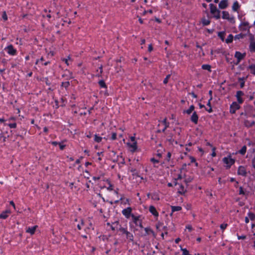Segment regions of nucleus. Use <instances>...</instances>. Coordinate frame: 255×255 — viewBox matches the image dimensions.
Masks as SVG:
<instances>
[{"instance_id": "obj_37", "label": "nucleus", "mask_w": 255, "mask_h": 255, "mask_svg": "<svg viewBox=\"0 0 255 255\" xmlns=\"http://www.w3.org/2000/svg\"><path fill=\"white\" fill-rule=\"evenodd\" d=\"M144 230L145 231L146 235H149L150 233H153V231L150 228H145Z\"/></svg>"}, {"instance_id": "obj_2", "label": "nucleus", "mask_w": 255, "mask_h": 255, "mask_svg": "<svg viewBox=\"0 0 255 255\" xmlns=\"http://www.w3.org/2000/svg\"><path fill=\"white\" fill-rule=\"evenodd\" d=\"M223 161L225 163L228 165L227 167L228 168H230L235 162V160L232 158L230 156L223 158Z\"/></svg>"}, {"instance_id": "obj_6", "label": "nucleus", "mask_w": 255, "mask_h": 255, "mask_svg": "<svg viewBox=\"0 0 255 255\" xmlns=\"http://www.w3.org/2000/svg\"><path fill=\"white\" fill-rule=\"evenodd\" d=\"M240 105L237 102H233L230 106V112L231 114H235L236 111L239 109Z\"/></svg>"}, {"instance_id": "obj_16", "label": "nucleus", "mask_w": 255, "mask_h": 255, "mask_svg": "<svg viewBox=\"0 0 255 255\" xmlns=\"http://www.w3.org/2000/svg\"><path fill=\"white\" fill-rule=\"evenodd\" d=\"M161 123L164 125V128L162 129V132H164L167 128L169 127V123L167 121L166 118H164Z\"/></svg>"}, {"instance_id": "obj_34", "label": "nucleus", "mask_w": 255, "mask_h": 255, "mask_svg": "<svg viewBox=\"0 0 255 255\" xmlns=\"http://www.w3.org/2000/svg\"><path fill=\"white\" fill-rule=\"evenodd\" d=\"M248 216L252 221H254L255 219V214L252 212H249Z\"/></svg>"}, {"instance_id": "obj_20", "label": "nucleus", "mask_w": 255, "mask_h": 255, "mask_svg": "<svg viewBox=\"0 0 255 255\" xmlns=\"http://www.w3.org/2000/svg\"><path fill=\"white\" fill-rule=\"evenodd\" d=\"M248 70H250V73L255 76V64H252L248 67Z\"/></svg>"}, {"instance_id": "obj_58", "label": "nucleus", "mask_w": 255, "mask_h": 255, "mask_svg": "<svg viewBox=\"0 0 255 255\" xmlns=\"http://www.w3.org/2000/svg\"><path fill=\"white\" fill-rule=\"evenodd\" d=\"M190 94L194 98H196L197 97V95L194 92H192L190 93Z\"/></svg>"}, {"instance_id": "obj_7", "label": "nucleus", "mask_w": 255, "mask_h": 255, "mask_svg": "<svg viewBox=\"0 0 255 255\" xmlns=\"http://www.w3.org/2000/svg\"><path fill=\"white\" fill-rule=\"evenodd\" d=\"M245 53H242L239 51H236L235 54V57L237 59V64L239 63L245 58Z\"/></svg>"}, {"instance_id": "obj_35", "label": "nucleus", "mask_w": 255, "mask_h": 255, "mask_svg": "<svg viewBox=\"0 0 255 255\" xmlns=\"http://www.w3.org/2000/svg\"><path fill=\"white\" fill-rule=\"evenodd\" d=\"M181 250L182 251V255H191L189 254V251L186 249L181 248Z\"/></svg>"}, {"instance_id": "obj_61", "label": "nucleus", "mask_w": 255, "mask_h": 255, "mask_svg": "<svg viewBox=\"0 0 255 255\" xmlns=\"http://www.w3.org/2000/svg\"><path fill=\"white\" fill-rule=\"evenodd\" d=\"M51 144L54 146H56L57 145H58L59 144V142H58L57 141H52L51 142Z\"/></svg>"}, {"instance_id": "obj_54", "label": "nucleus", "mask_w": 255, "mask_h": 255, "mask_svg": "<svg viewBox=\"0 0 255 255\" xmlns=\"http://www.w3.org/2000/svg\"><path fill=\"white\" fill-rule=\"evenodd\" d=\"M186 229H187L189 231H191L193 230V228L191 225H188L186 226Z\"/></svg>"}, {"instance_id": "obj_39", "label": "nucleus", "mask_w": 255, "mask_h": 255, "mask_svg": "<svg viewBox=\"0 0 255 255\" xmlns=\"http://www.w3.org/2000/svg\"><path fill=\"white\" fill-rule=\"evenodd\" d=\"M170 77H171V75H170V74H168L166 76V77L163 80V83L164 84H166L168 83V79L170 78Z\"/></svg>"}, {"instance_id": "obj_30", "label": "nucleus", "mask_w": 255, "mask_h": 255, "mask_svg": "<svg viewBox=\"0 0 255 255\" xmlns=\"http://www.w3.org/2000/svg\"><path fill=\"white\" fill-rule=\"evenodd\" d=\"M247 151V146L246 145L243 146L242 148L238 151L239 153L242 155H244Z\"/></svg>"}, {"instance_id": "obj_14", "label": "nucleus", "mask_w": 255, "mask_h": 255, "mask_svg": "<svg viewBox=\"0 0 255 255\" xmlns=\"http://www.w3.org/2000/svg\"><path fill=\"white\" fill-rule=\"evenodd\" d=\"M37 228V226H34L32 227H28L26 230V232L30 234L31 235H33L34 234L36 229Z\"/></svg>"}, {"instance_id": "obj_29", "label": "nucleus", "mask_w": 255, "mask_h": 255, "mask_svg": "<svg viewBox=\"0 0 255 255\" xmlns=\"http://www.w3.org/2000/svg\"><path fill=\"white\" fill-rule=\"evenodd\" d=\"M213 15V17H215L216 19H218L220 18V11L218 9L215 12V13H212Z\"/></svg>"}, {"instance_id": "obj_46", "label": "nucleus", "mask_w": 255, "mask_h": 255, "mask_svg": "<svg viewBox=\"0 0 255 255\" xmlns=\"http://www.w3.org/2000/svg\"><path fill=\"white\" fill-rule=\"evenodd\" d=\"M44 81L45 82V83L47 85L49 86L51 84V82L48 80V78H45Z\"/></svg>"}, {"instance_id": "obj_9", "label": "nucleus", "mask_w": 255, "mask_h": 255, "mask_svg": "<svg viewBox=\"0 0 255 255\" xmlns=\"http://www.w3.org/2000/svg\"><path fill=\"white\" fill-rule=\"evenodd\" d=\"M244 95V93L243 92L241 91H238L237 92L236 94V97L237 98L238 102L239 104H242L243 102V100L241 98L242 96Z\"/></svg>"}, {"instance_id": "obj_44", "label": "nucleus", "mask_w": 255, "mask_h": 255, "mask_svg": "<svg viewBox=\"0 0 255 255\" xmlns=\"http://www.w3.org/2000/svg\"><path fill=\"white\" fill-rule=\"evenodd\" d=\"M239 194L240 195H245V193L243 190V188L242 187H240L239 188Z\"/></svg>"}, {"instance_id": "obj_48", "label": "nucleus", "mask_w": 255, "mask_h": 255, "mask_svg": "<svg viewBox=\"0 0 255 255\" xmlns=\"http://www.w3.org/2000/svg\"><path fill=\"white\" fill-rule=\"evenodd\" d=\"M2 17L4 20H6L7 19V17L6 15V12L5 11L3 12L2 15Z\"/></svg>"}, {"instance_id": "obj_51", "label": "nucleus", "mask_w": 255, "mask_h": 255, "mask_svg": "<svg viewBox=\"0 0 255 255\" xmlns=\"http://www.w3.org/2000/svg\"><path fill=\"white\" fill-rule=\"evenodd\" d=\"M153 50V47H152V45L151 44H149L148 45V51L149 52H151V51H152Z\"/></svg>"}, {"instance_id": "obj_13", "label": "nucleus", "mask_w": 255, "mask_h": 255, "mask_svg": "<svg viewBox=\"0 0 255 255\" xmlns=\"http://www.w3.org/2000/svg\"><path fill=\"white\" fill-rule=\"evenodd\" d=\"M228 0H222L219 4V7L221 9H225L228 6Z\"/></svg>"}, {"instance_id": "obj_26", "label": "nucleus", "mask_w": 255, "mask_h": 255, "mask_svg": "<svg viewBox=\"0 0 255 255\" xmlns=\"http://www.w3.org/2000/svg\"><path fill=\"white\" fill-rule=\"evenodd\" d=\"M233 38V35L232 34H230L228 35L227 38L225 40V41L227 43H230L232 42Z\"/></svg>"}, {"instance_id": "obj_43", "label": "nucleus", "mask_w": 255, "mask_h": 255, "mask_svg": "<svg viewBox=\"0 0 255 255\" xmlns=\"http://www.w3.org/2000/svg\"><path fill=\"white\" fill-rule=\"evenodd\" d=\"M111 139L112 140H115V139H117V133L116 132H113L112 133Z\"/></svg>"}, {"instance_id": "obj_5", "label": "nucleus", "mask_w": 255, "mask_h": 255, "mask_svg": "<svg viewBox=\"0 0 255 255\" xmlns=\"http://www.w3.org/2000/svg\"><path fill=\"white\" fill-rule=\"evenodd\" d=\"M131 211L132 208L128 207L122 211V214L126 218L128 219L130 216L131 217Z\"/></svg>"}, {"instance_id": "obj_32", "label": "nucleus", "mask_w": 255, "mask_h": 255, "mask_svg": "<svg viewBox=\"0 0 255 255\" xmlns=\"http://www.w3.org/2000/svg\"><path fill=\"white\" fill-rule=\"evenodd\" d=\"M225 32L223 31L219 32L218 33V36L221 38L222 41L224 40Z\"/></svg>"}, {"instance_id": "obj_24", "label": "nucleus", "mask_w": 255, "mask_h": 255, "mask_svg": "<svg viewBox=\"0 0 255 255\" xmlns=\"http://www.w3.org/2000/svg\"><path fill=\"white\" fill-rule=\"evenodd\" d=\"M194 106L191 105L188 110L184 111V113H186L188 115H190L194 111Z\"/></svg>"}, {"instance_id": "obj_36", "label": "nucleus", "mask_w": 255, "mask_h": 255, "mask_svg": "<svg viewBox=\"0 0 255 255\" xmlns=\"http://www.w3.org/2000/svg\"><path fill=\"white\" fill-rule=\"evenodd\" d=\"M102 139V138L101 136L97 135V134L95 135L94 140L97 142H100Z\"/></svg>"}, {"instance_id": "obj_47", "label": "nucleus", "mask_w": 255, "mask_h": 255, "mask_svg": "<svg viewBox=\"0 0 255 255\" xmlns=\"http://www.w3.org/2000/svg\"><path fill=\"white\" fill-rule=\"evenodd\" d=\"M171 156V153L170 152H168L167 154L166 160L169 161L170 160Z\"/></svg>"}, {"instance_id": "obj_15", "label": "nucleus", "mask_w": 255, "mask_h": 255, "mask_svg": "<svg viewBox=\"0 0 255 255\" xmlns=\"http://www.w3.org/2000/svg\"><path fill=\"white\" fill-rule=\"evenodd\" d=\"M149 212L154 216L157 217L158 216V213L156 211L155 208L153 206H150L149 208Z\"/></svg>"}, {"instance_id": "obj_8", "label": "nucleus", "mask_w": 255, "mask_h": 255, "mask_svg": "<svg viewBox=\"0 0 255 255\" xmlns=\"http://www.w3.org/2000/svg\"><path fill=\"white\" fill-rule=\"evenodd\" d=\"M238 174L243 176H246L247 171L245 167L243 166H239L238 170Z\"/></svg>"}, {"instance_id": "obj_18", "label": "nucleus", "mask_w": 255, "mask_h": 255, "mask_svg": "<svg viewBox=\"0 0 255 255\" xmlns=\"http://www.w3.org/2000/svg\"><path fill=\"white\" fill-rule=\"evenodd\" d=\"M171 211H172V212L170 214L171 216H172V214L173 212H174L175 211H179L181 210V209H182V207L181 206H171Z\"/></svg>"}, {"instance_id": "obj_11", "label": "nucleus", "mask_w": 255, "mask_h": 255, "mask_svg": "<svg viewBox=\"0 0 255 255\" xmlns=\"http://www.w3.org/2000/svg\"><path fill=\"white\" fill-rule=\"evenodd\" d=\"M222 13H223L222 18L223 19H228L230 21H232V20H234V17H230V14L228 11H223Z\"/></svg>"}, {"instance_id": "obj_50", "label": "nucleus", "mask_w": 255, "mask_h": 255, "mask_svg": "<svg viewBox=\"0 0 255 255\" xmlns=\"http://www.w3.org/2000/svg\"><path fill=\"white\" fill-rule=\"evenodd\" d=\"M58 145H59V147L61 150H63L65 147V145L62 144L61 143H59Z\"/></svg>"}, {"instance_id": "obj_12", "label": "nucleus", "mask_w": 255, "mask_h": 255, "mask_svg": "<svg viewBox=\"0 0 255 255\" xmlns=\"http://www.w3.org/2000/svg\"><path fill=\"white\" fill-rule=\"evenodd\" d=\"M178 183L177 182L175 183V185H177ZM179 188H178V192L180 194H183L186 192L184 186L182 184H178Z\"/></svg>"}, {"instance_id": "obj_40", "label": "nucleus", "mask_w": 255, "mask_h": 255, "mask_svg": "<svg viewBox=\"0 0 255 255\" xmlns=\"http://www.w3.org/2000/svg\"><path fill=\"white\" fill-rule=\"evenodd\" d=\"M70 83L68 81L62 83V86L65 87V88L68 87Z\"/></svg>"}, {"instance_id": "obj_57", "label": "nucleus", "mask_w": 255, "mask_h": 255, "mask_svg": "<svg viewBox=\"0 0 255 255\" xmlns=\"http://www.w3.org/2000/svg\"><path fill=\"white\" fill-rule=\"evenodd\" d=\"M190 159H191V162H196L195 158L194 157H192V156L190 157Z\"/></svg>"}, {"instance_id": "obj_53", "label": "nucleus", "mask_w": 255, "mask_h": 255, "mask_svg": "<svg viewBox=\"0 0 255 255\" xmlns=\"http://www.w3.org/2000/svg\"><path fill=\"white\" fill-rule=\"evenodd\" d=\"M212 97H210V99L208 101V102L207 104V106L209 107H211V101L212 100Z\"/></svg>"}, {"instance_id": "obj_56", "label": "nucleus", "mask_w": 255, "mask_h": 255, "mask_svg": "<svg viewBox=\"0 0 255 255\" xmlns=\"http://www.w3.org/2000/svg\"><path fill=\"white\" fill-rule=\"evenodd\" d=\"M205 109L209 113H211L213 112V110H212V109L211 107H210V108L209 109H206V108Z\"/></svg>"}, {"instance_id": "obj_4", "label": "nucleus", "mask_w": 255, "mask_h": 255, "mask_svg": "<svg viewBox=\"0 0 255 255\" xmlns=\"http://www.w3.org/2000/svg\"><path fill=\"white\" fill-rule=\"evenodd\" d=\"M6 50L8 54L10 55H15L16 54V50L14 48L12 45H9L4 49Z\"/></svg>"}, {"instance_id": "obj_49", "label": "nucleus", "mask_w": 255, "mask_h": 255, "mask_svg": "<svg viewBox=\"0 0 255 255\" xmlns=\"http://www.w3.org/2000/svg\"><path fill=\"white\" fill-rule=\"evenodd\" d=\"M213 152L211 154V155L212 157H215L216 155V153L215 152L216 148L215 147H213L212 148Z\"/></svg>"}, {"instance_id": "obj_55", "label": "nucleus", "mask_w": 255, "mask_h": 255, "mask_svg": "<svg viewBox=\"0 0 255 255\" xmlns=\"http://www.w3.org/2000/svg\"><path fill=\"white\" fill-rule=\"evenodd\" d=\"M238 239L239 240H240V239H245L246 238V236H238Z\"/></svg>"}, {"instance_id": "obj_19", "label": "nucleus", "mask_w": 255, "mask_h": 255, "mask_svg": "<svg viewBox=\"0 0 255 255\" xmlns=\"http://www.w3.org/2000/svg\"><path fill=\"white\" fill-rule=\"evenodd\" d=\"M10 213V211L9 210H6L3 212H2L0 214V218L5 219L8 217V214Z\"/></svg>"}, {"instance_id": "obj_62", "label": "nucleus", "mask_w": 255, "mask_h": 255, "mask_svg": "<svg viewBox=\"0 0 255 255\" xmlns=\"http://www.w3.org/2000/svg\"><path fill=\"white\" fill-rule=\"evenodd\" d=\"M180 239L179 238H178L175 239V242L176 244H178L180 241Z\"/></svg>"}, {"instance_id": "obj_21", "label": "nucleus", "mask_w": 255, "mask_h": 255, "mask_svg": "<svg viewBox=\"0 0 255 255\" xmlns=\"http://www.w3.org/2000/svg\"><path fill=\"white\" fill-rule=\"evenodd\" d=\"M209 6L210 8V12L211 13H215V12H216V11L218 10L216 6L213 3H210Z\"/></svg>"}, {"instance_id": "obj_60", "label": "nucleus", "mask_w": 255, "mask_h": 255, "mask_svg": "<svg viewBox=\"0 0 255 255\" xmlns=\"http://www.w3.org/2000/svg\"><path fill=\"white\" fill-rule=\"evenodd\" d=\"M196 47L200 49V50H202V51L203 52V49L202 48V47L201 46H200L198 43H196Z\"/></svg>"}, {"instance_id": "obj_1", "label": "nucleus", "mask_w": 255, "mask_h": 255, "mask_svg": "<svg viewBox=\"0 0 255 255\" xmlns=\"http://www.w3.org/2000/svg\"><path fill=\"white\" fill-rule=\"evenodd\" d=\"M120 232H122L123 234L126 235L127 238L130 241H133V236L130 232H128L125 228L123 227H120L119 230Z\"/></svg>"}, {"instance_id": "obj_28", "label": "nucleus", "mask_w": 255, "mask_h": 255, "mask_svg": "<svg viewBox=\"0 0 255 255\" xmlns=\"http://www.w3.org/2000/svg\"><path fill=\"white\" fill-rule=\"evenodd\" d=\"M255 123L254 121H246L245 122V125L246 127H251L253 126L254 125H255Z\"/></svg>"}, {"instance_id": "obj_22", "label": "nucleus", "mask_w": 255, "mask_h": 255, "mask_svg": "<svg viewBox=\"0 0 255 255\" xmlns=\"http://www.w3.org/2000/svg\"><path fill=\"white\" fill-rule=\"evenodd\" d=\"M128 144L132 148L131 150L132 152H134L136 150L137 148L136 142H133L132 143H128Z\"/></svg>"}, {"instance_id": "obj_63", "label": "nucleus", "mask_w": 255, "mask_h": 255, "mask_svg": "<svg viewBox=\"0 0 255 255\" xmlns=\"http://www.w3.org/2000/svg\"><path fill=\"white\" fill-rule=\"evenodd\" d=\"M245 221L246 223H248L249 222V218L247 217H245Z\"/></svg>"}, {"instance_id": "obj_52", "label": "nucleus", "mask_w": 255, "mask_h": 255, "mask_svg": "<svg viewBox=\"0 0 255 255\" xmlns=\"http://www.w3.org/2000/svg\"><path fill=\"white\" fill-rule=\"evenodd\" d=\"M151 161L153 163H158L159 162V161L157 159H155V158H152L151 159H150Z\"/></svg>"}, {"instance_id": "obj_17", "label": "nucleus", "mask_w": 255, "mask_h": 255, "mask_svg": "<svg viewBox=\"0 0 255 255\" xmlns=\"http://www.w3.org/2000/svg\"><path fill=\"white\" fill-rule=\"evenodd\" d=\"M201 22L203 26H206L209 25L211 21L209 18H206L205 17H203L201 19Z\"/></svg>"}, {"instance_id": "obj_3", "label": "nucleus", "mask_w": 255, "mask_h": 255, "mask_svg": "<svg viewBox=\"0 0 255 255\" xmlns=\"http://www.w3.org/2000/svg\"><path fill=\"white\" fill-rule=\"evenodd\" d=\"M131 218L133 223L136 226H139L141 228H143L141 221L139 220V216H135L134 215H131Z\"/></svg>"}, {"instance_id": "obj_10", "label": "nucleus", "mask_w": 255, "mask_h": 255, "mask_svg": "<svg viewBox=\"0 0 255 255\" xmlns=\"http://www.w3.org/2000/svg\"><path fill=\"white\" fill-rule=\"evenodd\" d=\"M198 118H199V117H198V116L196 112H194L193 113L191 117L190 120L192 122H193L195 124H197L198 123Z\"/></svg>"}, {"instance_id": "obj_38", "label": "nucleus", "mask_w": 255, "mask_h": 255, "mask_svg": "<svg viewBox=\"0 0 255 255\" xmlns=\"http://www.w3.org/2000/svg\"><path fill=\"white\" fill-rule=\"evenodd\" d=\"M249 22H243V23H242V24L243 26H244V27H244V28H243V29H244V30H246V29H247L248 28H249Z\"/></svg>"}, {"instance_id": "obj_33", "label": "nucleus", "mask_w": 255, "mask_h": 255, "mask_svg": "<svg viewBox=\"0 0 255 255\" xmlns=\"http://www.w3.org/2000/svg\"><path fill=\"white\" fill-rule=\"evenodd\" d=\"M239 81L240 83V87L241 88H243L245 86L244 78H239Z\"/></svg>"}, {"instance_id": "obj_42", "label": "nucleus", "mask_w": 255, "mask_h": 255, "mask_svg": "<svg viewBox=\"0 0 255 255\" xmlns=\"http://www.w3.org/2000/svg\"><path fill=\"white\" fill-rule=\"evenodd\" d=\"M8 126L11 128H14L16 127V124L15 123L9 124H8Z\"/></svg>"}, {"instance_id": "obj_41", "label": "nucleus", "mask_w": 255, "mask_h": 255, "mask_svg": "<svg viewBox=\"0 0 255 255\" xmlns=\"http://www.w3.org/2000/svg\"><path fill=\"white\" fill-rule=\"evenodd\" d=\"M244 37V35L240 33V34H237L236 35H235V39L236 40V39H240L241 38H243Z\"/></svg>"}, {"instance_id": "obj_45", "label": "nucleus", "mask_w": 255, "mask_h": 255, "mask_svg": "<svg viewBox=\"0 0 255 255\" xmlns=\"http://www.w3.org/2000/svg\"><path fill=\"white\" fill-rule=\"evenodd\" d=\"M227 226H228L227 224H222L220 225V228L222 230H224L227 228Z\"/></svg>"}, {"instance_id": "obj_64", "label": "nucleus", "mask_w": 255, "mask_h": 255, "mask_svg": "<svg viewBox=\"0 0 255 255\" xmlns=\"http://www.w3.org/2000/svg\"><path fill=\"white\" fill-rule=\"evenodd\" d=\"M10 204L11 205H12L13 207L14 208H15V204H14V202L12 201H10Z\"/></svg>"}, {"instance_id": "obj_31", "label": "nucleus", "mask_w": 255, "mask_h": 255, "mask_svg": "<svg viewBox=\"0 0 255 255\" xmlns=\"http://www.w3.org/2000/svg\"><path fill=\"white\" fill-rule=\"evenodd\" d=\"M202 68L203 70H207L209 71H211V66L209 64H203L202 65Z\"/></svg>"}, {"instance_id": "obj_25", "label": "nucleus", "mask_w": 255, "mask_h": 255, "mask_svg": "<svg viewBox=\"0 0 255 255\" xmlns=\"http://www.w3.org/2000/svg\"><path fill=\"white\" fill-rule=\"evenodd\" d=\"M239 7L240 6L238 2L237 1H236L233 3V5L232 6V9L235 11H237Z\"/></svg>"}, {"instance_id": "obj_27", "label": "nucleus", "mask_w": 255, "mask_h": 255, "mask_svg": "<svg viewBox=\"0 0 255 255\" xmlns=\"http://www.w3.org/2000/svg\"><path fill=\"white\" fill-rule=\"evenodd\" d=\"M98 83L101 88H103L105 89L107 88V86L103 80H100Z\"/></svg>"}, {"instance_id": "obj_59", "label": "nucleus", "mask_w": 255, "mask_h": 255, "mask_svg": "<svg viewBox=\"0 0 255 255\" xmlns=\"http://www.w3.org/2000/svg\"><path fill=\"white\" fill-rule=\"evenodd\" d=\"M99 72H100L101 74H102L103 73V66L101 65L100 67H99Z\"/></svg>"}, {"instance_id": "obj_23", "label": "nucleus", "mask_w": 255, "mask_h": 255, "mask_svg": "<svg viewBox=\"0 0 255 255\" xmlns=\"http://www.w3.org/2000/svg\"><path fill=\"white\" fill-rule=\"evenodd\" d=\"M249 48L251 52H255V41L251 42Z\"/></svg>"}]
</instances>
